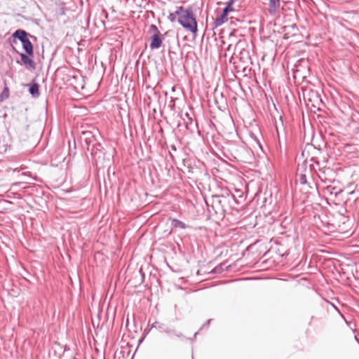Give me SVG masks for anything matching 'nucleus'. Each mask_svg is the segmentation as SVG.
I'll use <instances>...</instances> for the list:
<instances>
[{
    "instance_id": "f257e3e1",
    "label": "nucleus",
    "mask_w": 359,
    "mask_h": 359,
    "mask_svg": "<svg viewBox=\"0 0 359 359\" xmlns=\"http://www.w3.org/2000/svg\"><path fill=\"white\" fill-rule=\"evenodd\" d=\"M210 201L211 205L209 201H205L208 210L210 212L211 207L215 214L223 215L231 210L233 203H236V198L233 194L226 192L225 194L212 196Z\"/></svg>"
},
{
    "instance_id": "f03ea898",
    "label": "nucleus",
    "mask_w": 359,
    "mask_h": 359,
    "mask_svg": "<svg viewBox=\"0 0 359 359\" xmlns=\"http://www.w3.org/2000/svg\"><path fill=\"white\" fill-rule=\"evenodd\" d=\"M177 14H178V22L187 31L193 34H196L198 31V24L194 16L193 11L191 8H184L180 6L177 8Z\"/></svg>"
},
{
    "instance_id": "7ed1b4c3",
    "label": "nucleus",
    "mask_w": 359,
    "mask_h": 359,
    "mask_svg": "<svg viewBox=\"0 0 359 359\" xmlns=\"http://www.w3.org/2000/svg\"><path fill=\"white\" fill-rule=\"evenodd\" d=\"M233 3L234 0H229L226 3V6L223 9L222 14L219 16H218L215 20V27H219L227 21L228 14L233 11L231 6L233 4Z\"/></svg>"
},
{
    "instance_id": "20e7f679",
    "label": "nucleus",
    "mask_w": 359,
    "mask_h": 359,
    "mask_svg": "<svg viewBox=\"0 0 359 359\" xmlns=\"http://www.w3.org/2000/svg\"><path fill=\"white\" fill-rule=\"evenodd\" d=\"M162 41L163 39L161 36L160 32H158V33H154L150 37L149 48H151V50L158 49L161 46Z\"/></svg>"
},
{
    "instance_id": "39448f33",
    "label": "nucleus",
    "mask_w": 359,
    "mask_h": 359,
    "mask_svg": "<svg viewBox=\"0 0 359 359\" xmlns=\"http://www.w3.org/2000/svg\"><path fill=\"white\" fill-rule=\"evenodd\" d=\"M280 6V0H269V12L270 14H275Z\"/></svg>"
},
{
    "instance_id": "423d86ee",
    "label": "nucleus",
    "mask_w": 359,
    "mask_h": 359,
    "mask_svg": "<svg viewBox=\"0 0 359 359\" xmlns=\"http://www.w3.org/2000/svg\"><path fill=\"white\" fill-rule=\"evenodd\" d=\"M22 45L25 53L28 55L32 57L34 55L33 46L29 39L28 38L26 39L25 41L22 42Z\"/></svg>"
},
{
    "instance_id": "0eeeda50",
    "label": "nucleus",
    "mask_w": 359,
    "mask_h": 359,
    "mask_svg": "<svg viewBox=\"0 0 359 359\" xmlns=\"http://www.w3.org/2000/svg\"><path fill=\"white\" fill-rule=\"evenodd\" d=\"M185 116L187 118V121L185 122V126L187 130L194 132L196 128L197 123L194 122L191 117H190L188 113H185Z\"/></svg>"
},
{
    "instance_id": "6e6552de",
    "label": "nucleus",
    "mask_w": 359,
    "mask_h": 359,
    "mask_svg": "<svg viewBox=\"0 0 359 359\" xmlns=\"http://www.w3.org/2000/svg\"><path fill=\"white\" fill-rule=\"evenodd\" d=\"M28 34L22 29H18L13 34V36L15 39H18L21 43L27 39Z\"/></svg>"
},
{
    "instance_id": "1a4fd4ad",
    "label": "nucleus",
    "mask_w": 359,
    "mask_h": 359,
    "mask_svg": "<svg viewBox=\"0 0 359 359\" xmlns=\"http://www.w3.org/2000/svg\"><path fill=\"white\" fill-rule=\"evenodd\" d=\"M20 57H21V60L22 62L26 65H29L30 67L34 69L35 68V62H34V60L32 59H31L29 57V55H28L27 54H25V53H20Z\"/></svg>"
},
{
    "instance_id": "9d476101",
    "label": "nucleus",
    "mask_w": 359,
    "mask_h": 359,
    "mask_svg": "<svg viewBox=\"0 0 359 359\" xmlns=\"http://www.w3.org/2000/svg\"><path fill=\"white\" fill-rule=\"evenodd\" d=\"M39 86L36 83H33L29 86V92L34 97L39 96Z\"/></svg>"
},
{
    "instance_id": "9b49d317",
    "label": "nucleus",
    "mask_w": 359,
    "mask_h": 359,
    "mask_svg": "<svg viewBox=\"0 0 359 359\" xmlns=\"http://www.w3.org/2000/svg\"><path fill=\"white\" fill-rule=\"evenodd\" d=\"M171 224L175 228H180L182 229H184L187 227V226L183 222L177 219H172L171 221Z\"/></svg>"
},
{
    "instance_id": "f8f14e48",
    "label": "nucleus",
    "mask_w": 359,
    "mask_h": 359,
    "mask_svg": "<svg viewBox=\"0 0 359 359\" xmlns=\"http://www.w3.org/2000/svg\"><path fill=\"white\" fill-rule=\"evenodd\" d=\"M165 325L163 323H161L159 322L155 321L151 324V328H156L159 330H163L165 332L169 333L171 332V330L168 328L165 329Z\"/></svg>"
},
{
    "instance_id": "ddd939ff",
    "label": "nucleus",
    "mask_w": 359,
    "mask_h": 359,
    "mask_svg": "<svg viewBox=\"0 0 359 359\" xmlns=\"http://www.w3.org/2000/svg\"><path fill=\"white\" fill-rule=\"evenodd\" d=\"M10 93H9V88L7 86H5L3 89L1 93L0 94V96L3 101H5L9 97Z\"/></svg>"
},
{
    "instance_id": "4468645a",
    "label": "nucleus",
    "mask_w": 359,
    "mask_h": 359,
    "mask_svg": "<svg viewBox=\"0 0 359 359\" xmlns=\"http://www.w3.org/2000/svg\"><path fill=\"white\" fill-rule=\"evenodd\" d=\"M168 18L172 22H175L176 20H178V14H177V10L174 13H170Z\"/></svg>"
},
{
    "instance_id": "2eb2a0df",
    "label": "nucleus",
    "mask_w": 359,
    "mask_h": 359,
    "mask_svg": "<svg viewBox=\"0 0 359 359\" xmlns=\"http://www.w3.org/2000/svg\"><path fill=\"white\" fill-rule=\"evenodd\" d=\"M299 180L302 184H304L306 183V178L305 175H300Z\"/></svg>"
},
{
    "instance_id": "dca6fc26",
    "label": "nucleus",
    "mask_w": 359,
    "mask_h": 359,
    "mask_svg": "<svg viewBox=\"0 0 359 359\" xmlns=\"http://www.w3.org/2000/svg\"><path fill=\"white\" fill-rule=\"evenodd\" d=\"M83 135L86 136V140L90 139L92 137L91 133L90 132H84Z\"/></svg>"
},
{
    "instance_id": "f3484780",
    "label": "nucleus",
    "mask_w": 359,
    "mask_h": 359,
    "mask_svg": "<svg viewBox=\"0 0 359 359\" xmlns=\"http://www.w3.org/2000/svg\"><path fill=\"white\" fill-rule=\"evenodd\" d=\"M150 28L151 29H154L155 31V33H158V32H159V30L158 29L157 27L154 25H151L150 26Z\"/></svg>"
},
{
    "instance_id": "a211bd4d",
    "label": "nucleus",
    "mask_w": 359,
    "mask_h": 359,
    "mask_svg": "<svg viewBox=\"0 0 359 359\" xmlns=\"http://www.w3.org/2000/svg\"><path fill=\"white\" fill-rule=\"evenodd\" d=\"M11 194H13V192L11 191V190L8 191L7 193H6V196L8 197V198H11Z\"/></svg>"
},
{
    "instance_id": "6ab92c4d",
    "label": "nucleus",
    "mask_w": 359,
    "mask_h": 359,
    "mask_svg": "<svg viewBox=\"0 0 359 359\" xmlns=\"http://www.w3.org/2000/svg\"><path fill=\"white\" fill-rule=\"evenodd\" d=\"M20 184H21L20 182H15V183H13L11 186L12 187H15V186H18V185H19Z\"/></svg>"
},
{
    "instance_id": "aec40b11",
    "label": "nucleus",
    "mask_w": 359,
    "mask_h": 359,
    "mask_svg": "<svg viewBox=\"0 0 359 359\" xmlns=\"http://www.w3.org/2000/svg\"><path fill=\"white\" fill-rule=\"evenodd\" d=\"M5 202L8 203H11V201H7V200H6V201H5Z\"/></svg>"
}]
</instances>
